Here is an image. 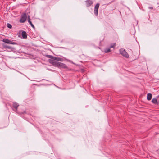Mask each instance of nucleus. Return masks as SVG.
Segmentation results:
<instances>
[{
    "label": "nucleus",
    "instance_id": "9d476101",
    "mask_svg": "<svg viewBox=\"0 0 159 159\" xmlns=\"http://www.w3.org/2000/svg\"><path fill=\"white\" fill-rule=\"evenodd\" d=\"M22 36L24 39H26L27 38V34L25 31H23L22 33Z\"/></svg>",
    "mask_w": 159,
    "mask_h": 159
},
{
    "label": "nucleus",
    "instance_id": "2eb2a0df",
    "mask_svg": "<svg viewBox=\"0 0 159 159\" xmlns=\"http://www.w3.org/2000/svg\"><path fill=\"white\" fill-rule=\"evenodd\" d=\"M116 43H112L111 44L110 46V48H114L116 46Z\"/></svg>",
    "mask_w": 159,
    "mask_h": 159
},
{
    "label": "nucleus",
    "instance_id": "4be33fe9",
    "mask_svg": "<svg viewBox=\"0 0 159 159\" xmlns=\"http://www.w3.org/2000/svg\"><path fill=\"white\" fill-rule=\"evenodd\" d=\"M158 103H159V96H158Z\"/></svg>",
    "mask_w": 159,
    "mask_h": 159
},
{
    "label": "nucleus",
    "instance_id": "9b49d317",
    "mask_svg": "<svg viewBox=\"0 0 159 159\" xmlns=\"http://www.w3.org/2000/svg\"><path fill=\"white\" fill-rule=\"evenodd\" d=\"M152 98V95L150 93H148L147 95V99L148 100H150Z\"/></svg>",
    "mask_w": 159,
    "mask_h": 159
},
{
    "label": "nucleus",
    "instance_id": "39448f33",
    "mask_svg": "<svg viewBox=\"0 0 159 159\" xmlns=\"http://www.w3.org/2000/svg\"><path fill=\"white\" fill-rule=\"evenodd\" d=\"M19 105L16 102H13L12 105V108L15 112H17V108Z\"/></svg>",
    "mask_w": 159,
    "mask_h": 159
},
{
    "label": "nucleus",
    "instance_id": "f8f14e48",
    "mask_svg": "<svg viewBox=\"0 0 159 159\" xmlns=\"http://www.w3.org/2000/svg\"><path fill=\"white\" fill-rule=\"evenodd\" d=\"M3 41L5 43L9 44L10 42V40L7 39H3Z\"/></svg>",
    "mask_w": 159,
    "mask_h": 159
},
{
    "label": "nucleus",
    "instance_id": "20e7f679",
    "mask_svg": "<svg viewBox=\"0 0 159 159\" xmlns=\"http://www.w3.org/2000/svg\"><path fill=\"white\" fill-rule=\"evenodd\" d=\"M27 16L26 14L25 13H23L21 16V18L20 19V22L23 23L25 22L27 19Z\"/></svg>",
    "mask_w": 159,
    "mask_h": 159
},
{
    "label": "nucleus",
    "instance_id": "dca6fc26",
    "mask_svg": "<svg viewBox=\"0 0 159 159\" xmlns=\"http://www.w3.org/2000/svg\"><path fill=\"white\" fill-rule=\"evenodd\" d=\"M46 56L48 58L51 59H52L53 57L51 55H47Z\"/></svg>",
    "mask_w": 159,
    "mask_h": 159
},
{
    "label": "nucleus",
    "instance_id": "aec40b11",
    "mask_svg": "<svg viewBox=\"0 0 159 159\" xmlns=\"http://www.w3.org/2000/svg\"><path fill=\"white\" fill-rule=\"evenodd\" d=\"M68 61L72 63L73 64H74V63L72 61H71L70 60H68Z\"/></svg>",
    "mask_w": 159,
    "mask_h": 159
},
{
    "label": "nucleus",
    "instance_id": "a211bd4d",
    "mask_svg": "<svg viewBox=\"0 0 159 159\" xmlns=\"http://www.w3.org/2000/svg\"><path fill=\"white\" fill-rule=\"evenodd\" d=\"M9 44H17L15 42H13L10 40V42Z\"/></svg>",
    "mask_w": 159,
    "mask_h": 159
},
{
    "label": "nucleus",
    "instance_id": "5701e85b",
    "mask_svg": "<svg viewBox=\"0 0 159 159\" xmlns=\"http://www.w3.org/2000/svg\"><path fill=\"white\" fill-rule=\"evenodd\" d=\"M25 111H24V112H22V114H24V113H25Z\"/></svg>",
    "mask_w": 159,
    "mask_h": 159
},
{
    "label": "nucleus",
    "instance_id": "7ed1b4c3",
    "mask_svg": "<svg viewBox=\"0 0 159 159\" xmlns=\"http://www.w3.org/2000/svg\"><path fill=\"white\" fill-rule=\"evenodd\" d=\"M52 60L53 61L55 62H58L57 61H62L63 60V59L61 58H60L56 57H53V58L52 59H49L48 61L49 62L52 64V63H51V61Z\"/></svg>",
    "mask_w": 159,
    "mask_h": 159
},
{
    "label": "nucleus",
    "instance_id": "f03ea898",
    "mask_svg": "<svg viewBox=\"0 0 159 159\" xmlns=\"http://www.w3.org/2000/svg\"><path fill=\"white\" fill-rule=\"evenodd\" d=\"M119 51L120 53L123 56L127 58H129V55L125 49L121 48L120 49Z\"/></svg>",
    "mask_w": 159,
    "mask_h": 159
},
{
    "label": "nucleus",
    "instance_id": "4468645a",
    "mask_svg": "<svg viewBox=\"0 0 159 159\" xmlns=\"http://www.w3.org/2000/svg\"><path fill=\"white\" fill-rule=\"evenodd\" d=\"M3 47L5 48H8V49H11V47L10 46H9L7 45H5V44L3 45Z\"/></svg>",
    "mask_w": 159,
    "mask_h": 159
},
{
    "label": "nucleus",
    "instance_id": "6e6552de",
    "mask_svg": "<svg viewBox=\"0 0 159 159\" xmlns=\"http://www.w3.org/2000/svg\"><path fill=\"white\" fill-rule=\"evenodd\" d=\"M152 102L154 104L156 105H159L158 101V97L157 98H153L152 101Z\"/></svg>",
    "mask_w": 159,
    "mask_h": 159
},
{
    "label": "nucleus",
    "instance_id": "412c9836",
    "mask_svg": "<svg viewBox=\"0 0 159 159\" xmlns=\"http://www.w3.org/2000/svg\"><path fill=\"white\" fill-rule=\"evenodd\" d=\"M32 98H31L30 99V100H32V99H33V95L32 94Z\"/></svg>",
    "mask_w": 159,
    "mask_h": 159
},
{
    "label": "nucleus",
    "instance_id": "423d86ee",
    "mask_svg": "<svg viewBox=\"0 0 159 159\" xmlns=\"http://www.w3.org/2000/svg\"><path fill=\"white\" fill-rule=\"evenodd\" d=\"M100 6V4L99 3H97L95 6L94 13V14L96 16H97L98 14V10Z\"/></svg>",
    "mask_w": 159,
    "mask_h": 159
},
{
    "label": "nucleus",
    "instance_id": "ddd939ff",
    "mask_svg": "<svg viewBox=\"0 0 159 159\" xmlns=\"http://www.w3.org/2000/svg\"><path fill=\"white\" fill-rule=\"evenodd\" d=\"M111 51L110 48H106L105 49L104 52L105 53H108Z\"/></svg>",
    "mask_w": 159,
    "mask_h": 159
},
{
    "label": "nucleus",
    "instance_id": "0eeeda50",
    "mask_svg": "<svg viewBox=\"0 0 159 159\" xmlns=\"http://www.w3.org/2000/svg\"><path fill=\"white\" fill-rule=\"evenodd\" d=\"M85 2L87 7H90L93 3V2L92 0H87L85 1Z\"/></svg>",
    "mask_w": 159,
    "mask_h": 159
},
{
    "label": "nucleus",
    "instance_id": "1a4fd4ad",
    "mask_svg": "<svg viewBox=\"0 0 159 159\" xmlns=\"http://www.w3.org/2000/svg\"><path fill=\"white\" fill-rule=\"evenodd\" d=\"M28 21L29 23L30 24L31 27L34 29L35 27L33 24L32 23L31 21H30V19L29 16H28Z\"/></svg>",
    "mask_w": 159,
    "mask_h": 159
},
{
    "label": "nucleus",
    "instance_id": "f257e3e1",
    "mask_svg": "<svg viewBox=\"0 0 159 159\" xmlns=\"http://www.w3.org/2000/svg\"><path fill=\"white\" fill-rule=\"evenodd\" d=\"M51 62L52 63L53 66L55 67H57L60 69L63 68L67 69L69 70H71V69H69L67 66L65 64L60 62H56L52 60H51Z\"/></svg>",
    "mask_w": 159,
    "mask_h": 159
},
{
    "label": "nucleus",
    "instance_id": "f3484780",
    "mask_svg": "<svg viewBox=\"0 0 159 159\" xmlns=\"http://www.w3.org/2000/svg\"><path fill=\"white\" fill-rule=\"evenodd\" d=\"M7 26L9 29H11L12 28V25L9 23L7 24Z\"/></svg>",
    "mask_w": 159,
    "mask_h": 159
},
{
    "label": "nucleus",
    "instance_id": "6ab92c4d",
    "mask_svg": "<svg viewBox=\"0 0 159 159\" xmlns=\"http://www.w3.org/2000/svg\"><path fill=\"white\" fill-rule=\"evenodd\" d=\"M149 8L150 9H153V7H149Z\"/></svg>",
    "mask_w": 159,
    "mask_h": 159
}]
</instances>
